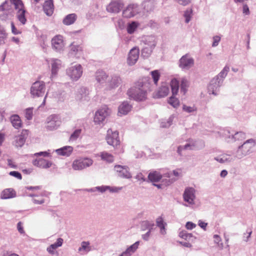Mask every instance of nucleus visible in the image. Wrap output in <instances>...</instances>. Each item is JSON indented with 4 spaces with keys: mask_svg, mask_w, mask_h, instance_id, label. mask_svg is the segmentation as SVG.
I'll return each mask as SVG.
<instances>
[{
    "mask_svg": "<svg viewBox=\"0 0 256 256\" xmlns=\"http://www.w3.org/2000/svg\"><path fill=\"white\" fill-rule=\"evenodd\" d=\"M150 79L144 78L135 83L134 86L128 91V94L136 101H143L146 100L147 92L150 90Z\"/></svg>",
    "mask_w": 256,
    "mask_h": 256,
    "instance_id": "f257e3e1",
    "label": "nucleus"
},
{
    "mask_svg": "<svg viewBox=\"0 0 256 256\" xmlns=\"http://www.w3.org/2000/svg\"><path fill=\"white\" fill-rule=\"evenodd\" d=\"M256 146V140L250 138L246 140L238 148L235 154V158L240 160L250 154L252 152Z\"/></svg>",
    "mask_w": 256,
    "mask_h": 256,
    "instance_id": "f03ea898",
    "label": "nucleus"
},
{
    "mask_svg": "<svg viewBox=\"0 0 256 256\" xmlns=\"http://www.w3.org/2000/svg\"><path fill=\"white\" fill-rule=\"evenodd\" d=\"M94 160L88 157L76 159L72 162V166L74 170H82L92 165Z\"/></svg>",
    "mask_w": 256,
    "mask_h": 256,
    "instance_id": "7ed1b4c3",
    "label": "nucleus"
},
{
    "mask_svg": "<svg viewBox=\"0 0 256 256\" xmlns=\"http://www.w3.org/2000/svg\"><path fill=\"white\" fill-rule=\"evenodd\" d=\"M46 86L44 82L40 81L34 82L30 88V94L33 97L42 96L45 93Z\"/></svg>",
    "mask_w": 256,
    "mask_h": 256,
    "instance_id": "20e7f679",
    "label": "nucleus"
},
{
    "mask_svg": "<svg viewBox=\"0 0 256 256\" xmlns=\"http://www.w3.org/2000/svg\"><path fill=\"white\" fill-rule=\"evenodd\" d=\"M60 122L57 115L52 114L46 119V128L48 130H54L60 126Z\"/></svg>",
    "mask_w": 256,
    "mask_h": 256,
    "instance_id": "39448f33",
    "label": "nucleus"
},
{
    "mask_svg": "<svg viewBox=\"0 0 256 256\" xmlns=\"http://www.w3.org/2000/svg\"><path fill=\"white\" fill-rule=\"evenodd\" d=\"M106 140L108 144L113 146H117L120 144L118 132L116 130L112 131V129H108L107 131Z\"/></svg>",
    "mask_w": 256,
    "mask_h": 256,
    "instance_id": "423d86ee",
    "label": "nucleus"
},
{
    "mask_svg": "<svg viewBox=\"0 0 256 256\" xmlns=\"http://www.w3.org/2000/svg\"><path fill=\"white\" fill-rule=\"evenodd\" d=\"M183 198L188 204H194L196 198L195 189L192 187L186 188L183 194Z\"/></svg>",
    "mask_w": 256,
    "mask_h": 256,
    "instance_id": "0eeeda50",
    "label": "nucleus"
},
{
    "mask_svg": "<svg viewBox=\"0 0 256 256\" xmlns=\"http://www.w3.org/2000/svg\"><path fill=\"white\" fill-rule=\"evenodd\" d=\"M218 132L228 142L232 143L236 142L234 131L229 128H225L221 130Z\"/></svg>",
    "mask_w": 256,
    "mask_h": 256,
    "instance_id": "6e6552de",
    "label": "nucleus"
},
{
    "mask_svg": "<svg viewBox=\"0 0 256 256\" xmlns=\"http://www.w3.org/2000/svg\"><path fill=\"white\" fill-rule=\"evenodd\" d=\"M124 6V4L121 0H113L108 6L106 10L110 12L118 13Z\"/></svg>",
    "mask_w": 256,
    "mask_h": 256,
    "instance_id": "1a4fd4ad",
    "label": "nucleus"
},
{
    "mask_svg": "<svg viewBox=\"0 0 256 256\" xmlns=\"http://www.w3.org/2000/svg\"><path fill=\"white\" fill-rule=\"evenodd\" d=\"M114 168L118 173V176L120 178L129 179L132 177L129 168L127 166L116 165Z\"/></svg>",
    "mask_w": 256,
    "mask_h": 256,
    "instance_id": "9d476101",
    "label": "nucleus"
},
{
    "mask_svg": "<svg viewBox=\"0 0 256 256\" xmlns=\"http://www.w3.org/2000/svg\"><path fill=\"white\" fill-rule=\"evenodd\" d=\"M67 72L72 79L77 80L82 74V68L80 65L76 66L70 68L68 70Z\"/></svg>",
    "mask_w": 256,
    "mask_h": 256,
    "instance_id": "9b49d317",
    "label": "nucleus"
},
{
    "mask_svg": "<svg viewBox=\"0 0 256 256\" xmlns=\"http://www.w3.org/2000/svg\"><path fill=\"white\" fill-rule=\"evenodd\" d=\"M236 158L235 155L232 156L231 154L222 153L216 156L214 159L220 164H228L233 162Z\"/></svg>",
    "mask_w": 256,
    "mask_h": 256,
    "instance_id": "f8f14e48",
    "label": "nucleus"
},
{
    "mask_svg": "<svg viewBox=\"0 0 256 256\" xmlns=\"http://www.w3.org/2000/svg\"><path fill=\"white\" fill-rule=\"evenodd\" d=\"M236 158L235 155L232 156L231 154L222 153L216 156L214 159L220 164H228L233 162Z\"/></svg>",
    "mask_w": 256,
    "mask_h": 256,
    "instance_id": "ddd939ff",
    "label": "nucleus"
},
{
    "mask_svg": "<svg viewBox=\"0 0 256 256\" xmlns=\"http://www.w3.org/2000/svg\"><path fill=\"white\" fill-rule=\"evenodd\" d=\"M28 135V130H22L20 134L15 137L14 144L16 147H22L24 144Z\"/></svg>",
    "mask_w": 256,
    "mask_h": 256,
    "instance_id": "4468645a",
    "label": "nucleus"
},
{
    "mask_svg": "<svg viewBox=\"0 0 256 256\" xmlns=\"http://www.w3.org/2000/svg\"><path fill=\"white\" fill-rule=\"evenodd\" d=\"M52 45L55 50H62L64 48L63 36L60 34L54 36L52 40Z\"/></svg>",
    "mask_w": 256,
    "mask_h": 256,
    "instance_id": "2eb2a0df",
    "label": "nucleus"
},
{
    "mask_svg": "<svg viewBox=\"0 0 256 256\" xmlns=\"http://www.w3.org/2000/svg\"><path fill=\"white\" fill-rule=\"evenodd\" d=\"M34 166L41 168H48L52 166V162L42 158H36L32 162Z\"/></svg>",
    "mask_w": 256,
    "mask_h": 256,
    "instance_id": "dca6fc26",
    "label": "nucleus"
},
{
    "mask_svg": "<svg viewBox=\"0 0 256 256\" xmlns=\"http://www.w3.org/2000/svg\"><path fill=\"white\" fill-rule=\"evenodd\" d=\"M194 64V60L188 54L182 57L180 60L179 66L182 68H188Z\"/></svg>",
    "mask_w": 256,
    "mask_h": 256,
    "instance_id": "f3484780",
    "label": "nucleus"
},
{
    "mask_svg": "<svg viewBox=\"0 0 256 256\" xmlns=\"http://www.w3.org/2000/svg\"><path fill=\"white\" fill-rule=\"evenodd\" d=\"M139 57V50L136 48H132L128 54V63L129 65L134 64Z\"/></svg>",
    "mask_w": 256,
    "mask_h": 256,
    "instance_id": "a211bd4d",
    "label": "nucleus"
},
{
    "mask_svg": "<svg viewBox=\"0 0 256 256\" xmlns=\"http://www.w3.org/2000/svg\"><path fill=\"white\" fill-rule=\"evenodd\" d=\"M63 242L64 240L62 238H58L56 242L50 244L47 248V252L50 254H54L56 253V252L55 251V250L59 247H60L62 246Z\"/></svg>",
    "mask_w": 256,
    "mask_h": 256,
    "instance_id": "6ab92c4d",
    "label": "nucleus"
},
{
    "mask_svg": "<svg viewBox=\"0 0 256 256\" xmlns=\"http://www.w3.org/2000/svg\"><path fill=\"white\" fill-rule=\"evenodd\" d=\"M140 242L137 241L132 245L128 247L126 250L122 253L119 256H131L138 248Z\"/></svg>",
    "mask_w": 256,
    "mask_h": 256,
    "instance_id": "aec40b11",
    "label": "nucleus"
},
{
    "mask_svg": "<svg viewBox=\"0 0 256 256\" xmlns=\"http://www.w3.org/2000/svg\"><path fill=\"white\" fill-rule=\"evenodd\" d=\"M43 9L46 15L49 16H52L54 10L53 0H46L43 5Z\"/></svg>",
    "mask_w": 256,
    "mask_h": 256,
    "instance_id": "412c9836",
    "label": "nucleus"
},
{
    "mask_svg": "<svg viewBox=\"0 0 256 256\" xmlns=\"http://www.w3.org/2000/svg\"><path fill=\"white\" fill-rule=\"evenodd\" d=\"M92 250V248L89 242L83 241L81 242L80 246L78 248V252L80 253L81 255L87 254Z\"/></svg>",
    "mask_w": 256,
    "mask_h": 256,
    "instance_id": "4be33fe9",
    "label": "nucleus"
},
{
    "mask_svg": "<svg viewBox=\"0 0 256 256\" xmlns=\"http://www.w3.org/2000/svg\"><path fill=\"white\" fill-rule=\"evenodd\" d=\"M136 12L134 4H130L123 11V16L126 18L134 16Z\"/></svg>",
    "mask_w": 256,
    "mask_h": 256,
    "instance_id": "5701e85b",
    "label": "nucleus"
},
{
    "mask_svg": "<svg viewBox=\"0 0 256 256\" xmlns=\"http://www.w3.org/2000/svg\"><path fill=\"white\" fill-rule=\"evenodd\" d=\"M73 150V148L71 146H65L60 148L56 150L55 151L58 154L68 156L72 154Z\"/></svg>",
    "mask_w": 256,
    "mask_h": 256,
    "instance_id": "b1692460",
    "label": "nucleus"
},
{
    "mask_svg": "<svg viewBox=\"0 0 256 256\" xmlns=\"http://www.w3.org/2000/svg\"><path fill=\"white\" fill-rule=\"evenodd\" d=\"M162 178V174L157 171L152 172L148 175V180L153 184L158 182Z\"/></svg>",
    "mask_w": 256,
    "mask_h": 256,
    "instance_id": "393cba45",
    "label": "nucleus"
},
{
    "mask_svg": "<svg viewBox=\"0 0 256 256\" xmlns=\"http://www.w3.org/2000/svg\"><path fill=\"white\" fill-rule=\"evenodd\" d=\"M16 196L15 191L12 188H6L1 193L0 198L2 199H8L14 198Z\"/></svg>",
    "mask_w": 256,
    "mask_h": 256,
    "instance_id": "a878e982",
    "label": "nucleus"
},
{
    "mask_svg": "<svg viewBox=\"0 0 256 256\" xmlns=\"http://www.w3.org/2000/svg\"><path fill=\"white\" fill-rule=\"evenodd\" d=\"M26 10L24 8L18 10L16 12V17L21 24L24 25L26 24Z\"/></svg>",
    "mask_w": 256,
    "mask_h": 256,
    "instance_id": "bb28decb",
    "label": "nucleus"
},
{
    "mask_svg": "<svg viewBox=\"0 0 256 256\" xmlns=\"http://www.w3.org/2000/svg\"><path fill=\"white\" fill-rule=\"evenodd\" d=\"M174 115L172 114L168 118H162L160 120V126L162 128H169L172 124V122L174 119Z\"/></svg>",
    "mask_w": 256,
    "mask_h": 256,
    "instance_id": "cd10ccee",
    "label": "nucleus"
},
{
    "mask_svg": "<svg viewBox=\"0 0 256 256\" xmlns=\"http://www.w3.org/2000/svg\"><path fill=\"white\" fill-rule=\"evenodd\" d=\"M108 113H95L94 120L96 124H103Z\"/></svg>",
    "mask_w": 256,
    "mask_h": 256,
    "instance_id": "c85d7f7f",
    "label": "nucleus"
},
{
    "mask_svg": "<svg viewBox=\"0 0 256 256\" xmlns=\"http://www.w3.org/2000/svg\"><path fill=\"white\" fill-rule=\"evenodd\" d=\"M170 85L172 94L173 96H176L179 90V82L176 78H173L170 81Z\"/></svg>",
    "mask_w": 256,
    "mask_h": 256,
    "instance_id": "c756f323",
    "label": "nucleus"
},
{
    "mask_svg": "<svg viewBox=\"0 0 256 256\" xmlns=\"http://www.w3.org/2000/svg\"><path fill=\"white\" fill-rule=\"evenodd\" d=\"M76 20V15L72 14L66 16L63 20V23L65 25H70L74 22Z\"/></svg>",
    "mask_w": 256,
    "mask_h": 256,
    "instance_id": "7c9ffc66",
    "label": "nucleus"
},
{
    "mask_svg": "<svg viewBox=\"0 0 256 256\" xmlns=\"http://www.w3.org/2000/svg\"><path fill=\"white\" fill-rule=\"evenodd\" d=\"M10 121L12 126L16 128H18L22 126L21 120L17 114H14L10 117Z\"/></svg>",
    "mask_w": 256,
    "mask_h": 256,
    "instance_id": "2f4dec72",
    "label": "nucleus"
},
{
    "mask_svg": "<svg viewBox=\"0 0 256 256\" xmlns=\"http://www.w3.org/2000/svg\"><path fill=\"white\" fill-rule=\"evenodd\" d=\"M169 93V88L167 86H162L158 90L156 96L158 98L166 96Z\"/></svg>",
    "mask_w": 256,
    "mask_h": 256,
    "instance_id": "473e14b6",
    "label": "nucleus"
},
{
    "mask_svg": "<svg viewBox=\"0 0 256 256\" xmlns=\"http://www.w3.org/2000/svg\"><path fill=\"white\" fill-rule=\"evenodd\" d=\"M132 110V106L128 102H124L118 107V112H130Z\"/></svg>",
    "mask_w": 256,
    "mask_h": 256,
    "instance_id": "72a5a7b5",
    "label": "nucleus"
},
{
    "mask_svg": "<svg viewBox=\"0 0 256 256\" xmlns=\"http://www.w3.org/2000/svg\"><path fill=\"white\" fill-rule=\"evenodd\" d=\"M194 146V144L191 143H188L184 146H180L178 147L177 152L180 156H182V151L185 150H192V147Z\"/></svg>",
    "mask_w": 256,
    "mask_h": 256,
    "instance_id": "f704fd0d",
    "label": "nucleus"
},
{
    "mask_svg": "<svg viewBox=\"0 0 256 256\" xmlns=\"http://www.w3.org/2000/svg\"><path fill=\"white\" fill-rule=\"evenodd\" d=\"M179 236L187 241L192 240L193 238L196 239V238L193 236L192 234L188 233L185 230L180 231L179 232Z\"/></svg>",
    "mask_w": 256,
    "mask_h": 256,
    "instance_id": "c9c22d12",
    "label": "nucleus"
},
{
    "mask_svg": "<svg viewBox=\"0 0 256 256\" xmlns=\"http://www.w3.org/2000/svg\"><path fill=\"white\" fill-rule=\"evenodd\" d=\"M100 156L102 160L108 162H112L114 161L113 156L107 152H101Z\"/></svg>",
    "mask_w": 256,
    "mask_h": 256,
    "instance_id": "e433bc0d",
    "label": "nucleus"
},
{
    "mask_svg": "<svg viewBox=\"0 0 256 256\" xmlns=\"http://www.w3.org/2000/svg\"><path fill=\"white\" fill-rule=\"evenodd\" d=\"M176 96L172 95L168 100V103L174 108H177L180 106V101L178 98L175 97Z\"/></svg>",
    "mask_w": 256,
    "mask_h": 256,
    "instance_id": "4c0bfd02",
    "label": "nucleus"
},
{
    "mask_svg": "<svg viewBox=\"0 0 256 256\" xmlns=\"http://www.w3.org/2000/svg\"><path fill=\"white\" fill-rule=\"evenodd\" d=\"M188 87V80L184 78H182L180 84V92H182L184 95L186 94Z\"/></svg>",
    "mask_w": 256,
    "mask_h": 256,
    "instance_id": "58836bf2",
    "label": "nucleus"
},
{
    "mask_svg": "<svg viewBox=\"0 0 256 256\" xmlns=\"http://www.w3.org/2000/svg\"><path fill=\"white\" fill-rule=\"evenodd\" d=\"M152 78L154 82L156 85H157L158 81L160 76V74L158 70H154L150 72Z\"/></svg>",
    "mask_w": 256,
    "mask_h": 256,
    "instance_id": "ea45409f",
    "label": "nucleus"
},
{
    "mask_svg": "<svg viewBox=\"0 0 256 256\" xmlns=\"http://www.w3.org/2000/svg\"><path fill=\"white\" fill-rule=\"evenodd\" d=\"M10 3L14 6L16 10H21L24 8L22 2L21 0H10Z\"/></svg>",
    "mask_w": 256,
    "mask_h": 256,
    "instance_id": "a19ab883",
    "label": "nucleus"
},
{
    "mask_svg": "<svg viewBox=\"0 0 256 256\" xmlns=\"http://www.w3.org/2000/svg\"><path fill=\"white\" fill-rule=\"evenodd\" d=\"M138 26V22H133L127 26V32L128 34H132L134 32Z\"/></svg>",
    "mask_w": 256,
    "mask_h": 256,
    "instance_id": "79ce46f5",
    "label": "nucleus"
},
{
    "mask_svg": "<svg viewBox=\"0 0 256 256\" xmlns=\"http://www.w3.org/2000/svg\"><path fill=\"white\" fill-rule=\"evenodd\" d=\"M96 78L99 82H103L107 78V76L104 72L99 71L96 74Z\"/></svg>",
    "mask_w": 256,
    "mask_h": 256,
    "instance_id": "37998d69",
    "label": "nucleus"
},
{
    "mask_svg": "<svg viewBox=\"0 0 256 256\" xmlns=\"http://www.w3.org/2000/svg\"><path fill=\"white\" fill-rule=\"evenodd\" d=\"M82 133L81 129H76V130L70 135V141H74L76 140L80 136Z\"/></svg>",
    "mask_w": 256,
    "mask_h": 256,
    "instance_id": "c03bdc74",
    "label": "nucleus"
},
{
    "mask_svg": "<svg viewBox=\"0 0 256 256\" xmlns=\"http://www.w3.org/2000/svg\"><path fill=\"white\" fill-rule=\"evenodd\" d=\"M70 48L71 51L74 52H82V47L76 44L74 42L71 44Z\"/></svg>",
    "mask_w": 256,
    "mask_h": 256,
    "instance_id": "a18cd8bd",
    "label": "nucleus"
},
{
    "mask_svg": "<svg viewBox=\"0 0 256 256\" xmlns=\"http://www.w3.org/2000/svg\"><path fill=\"white\" fill-rule=\"evenodd\" d=\"M218 78H214L208 86L209 89H214V87L217 88L220 86L219 83L220 82H218Z\"/></svg>",
    "mask_w": 256,
    "mask_h": 256,
    "instance_id": "49530a36",
    "label": "nucleus"
},
{
    "mask_svg": "<svg viewBox=\"0 0 256 256\" xmlns=\"http://www.w3.org/2000/svg\"><path fill=\"white\" fill-rule=\"evenodd\" d=\"M10 1L6 0L0 6V10H8L10 9Z\"/></svg>",
    "mask_w": 256,
    "mask_h": 256,
    "instance_id": "de8ad7c7",
    "label": "nucleus"
},
{
    "mask_svg": "<svg viewBox=\"0 0 256 256\" xmlns=\"http://www.w3.org/2000/svg\"><path fill=\"white\" fill-rule=\"evenodd\" d=\"M214 243L218 244V246L220 248H222L224 247L223 244L221 242L222 238L220 237L218 234H214Z\"/></svg>",
    "mask_w": 256,
    "mask_h": 256,
    "instance_id": "09e8293b",
    "label": "nucleus"
},
{
    "mask_svg": "<svg viewBox=\"0 0 256 256\" xmlns=\"http://www.w3.org/2000/svg\"><path fill=\"white\" fill-rule=\"evenodd\" d=\"M236 140L240 141L246 138V134L242 132H235Z\"/></svg>",
    "mask_w": 256,
    "mask_h": 256,
    "instance_id": "8fccbe9b",
    "label": "nucleus"
},
{
    "mask_svg": "<svg viewBox=\"0 0 256 256\" xmlns=\"http://www.w3.org/2000/svg\"><path fill=\"white\" fill-rule=\"evenodd\" d=\"M192 12V8L188 9L184 12V16L186 18V23H188L190 21Z\"/></svg>",
    "mask_w": 256,
    "mask_h": 256,
    "instance_id": "3c124183",
    "label": "nucleus"
},
{
    "mask_svg": "<svg viewBox=\"0 0 256 256\" xmlns=\"http://www.w3.org/2000/svg\"><path fill=\"white\" fill-rule=\"evenodd\" d=\"M230 68L228 66H226L222 70L219 74L218 76L222 78H224L227 75L228 72L229 71Z\"/></svg>",
    "mask_w": 256,
    "mask_h": 256,
    "instance_id": "603ef678",
    "label": "nucleus"
},
{
    "mask_svg": "<svg viewBox=\"0 0 256 256\" xmlns=\"http://www.w3.org/2000/svg\"><path fill=\"white\" fill-rule=\"evenodd\" d=\"M7 34L6 32V30L0 31V44L4 42V40L6 38Z\"/></svg>",
    "mask_w": 256,
    "mask_h": 256,
    "instance_id": "864d4df0",
    "label": "nucleus"
},
{
    "mask_svg": "<svg viewBox=\"0 0 256 256\" xmlns=\"http://www.w3.org/2000/svg\"><path fill=\"white\" fill-rule=\"evenodd\" d=\"M108 188H109V186H98L94 188V189L96 190L98 192L103 193L106 191L108 190Z\"/></svg>",
    "mask_w": 256,
    "mask_h": 256,
    "instance_id": "5fc2aeb1",
    "label": "nucleus"
},
{
    "mask_svg": "<svg viewBox=\"0 0 256 256\" xmlns=\"http://www.w3.org/2000/svg\"><path fill=\"white\" fill-rule=\"evenodd\" d=\"M183 110L186 111L187 112H193L194 111H196V108L194 106L192 107L188 106L186 105H183Z\"/></svg>",
    "mask_w": 256,
    "mask_h": 256,
    "instance_id": "6e6d98bb",
    "label": "nucleus"
},
{
    "mask_svg": "<svg viewBox=\"0 0 256 256\" xmlns=\"http://www.w3.org/2000/svg\"><path fill=\"white\" fill-rule=\"evenodd\" d=\"M9 174L11 176L15 177L18 180H21L22 178V174L16 171L10 172L9 173Z\"/></svg>",
    "mask_w": 256,
    "mask_h": 256,
    "instance_id": "4d7b16f0",
    "label": "nucleus"
},
{
    "mask_svg": "<svg viewBox=\"0 0 256 256\" xmlns=\"http://www.w3.org/2000/svg\"><path fill=\"white\" fill-rule=\"evenodd\" d=\"M154 226V223L150 222L148 221H144L142 222V226H145L148 230H149L150 228L152 230Z\"/></svg>",
    "mask_w": 256,
    "mask_h": 256,
    "instance_id": "13d9d810",
    "label": "nucleus"
},
{
    "mask_svg": "<svg viewBox=\"0 0 256 256\" xmlns=\"http://www.w3.org/2000/svg\"><path fill=\"white\" fill-rule=\"evenodd\" d=\"M156 226L158 227L160 226H162L166 224L164 222V218H162V216H158V218H157L156 219Z\"/></svg>",
    "mask_w": 256,
    "mask_h": 256,
    "instance_id": "bf43d9fd",
    "label": "nucleus"
},
{
    "mask_svg": "<svg viewBox=\"0 0 256 256\" xmlns=\"http://www.w3.org/2000/svg\"><path fill=\"white\" fill-rule=\"evenodd\" d=\"M152 230L150 228L148 230L145 234H142V238L144 240L148 241V240H149L150 238V235H151V232H152Z\"/></svg>",
    "mask_w": 256,
    "mask_h": 256,
    "instance_id": "052dcab7",
    "label": "nucleus"
},
{
    "mask_svg": "<svg viewBox=\"0 0 256 256\" xmlns=\"http://www.w3.org/2000/svg\"><path fill=\"white\" fill-rule=\"evenodd\" d=\"M17 229L18 232L20 234H24L25 232L24 230V228L22 226V223L21 222H19L17 224Z\"/></svg>",
    "mask_w": 256,
    "mask_h": 256,
    "instance_id": "680f3d73",
    "label": "nucleus"
},
{
    "mask_svg": "<svg viewBox=\"0 0 256 256\" xmlns=\"http://www.w3.org/2000/svg\"><path fill=\"white\" fill-rule=\"evenodd\" d=\"M196 227V224L191 222H188L186 223V228L187 230H192Z\"/></svg>",
    "mask_w": 256,
    "mask_h": 256,
    "instance_id": "e2e57ef3",
    "label": "nucleus"
},
{
    "mask_svg": "<svg viewBox=\"0 0 256 256\" xmlns=\"http://www.w3.org/2000/svg\"><path fill=\"white\" fill-rule=\"evenodd\" d=\"M109 188H108V190L111 192H118L122 189V188L115 186L112 187L110 186H109Z\"/></svg>",
    "mask_w": 256,
    "mask_h": 256,
    "instance_id": "0e129e2a",
    "label": "nucleus"
},
{
    "mask_svg": "<svg viewBox=\"0 0 256 256\" xmlns=\"http://www.w3.org/2000/svg\"><path fill=\"white\" fill-rule=\"evenodd\" d=\"M213 43H212V46H216L218 45L219 42L220 40V37L218 36H214L213 38Z\"/></svg>",
    "mask_w": 256,
    "mask_h": 256,
    "instance_id": "69168bd1",
    "label": "nucleus"
},
{
    "mask_svg": "<svg viewBox=\"0 0 256 256\" xmlns=\"http://www.w3.org/2000/svg\"><path fill=\"white\" fill-rule=\"evenodd\" d=\"M11 27H12V32L14 34H20L21 33V32L18 30L17 28H16L13 22H12V23H11Z\"/></svg>",
    "mask_w": 256,
    "mask_h": 256,
    "instance_id": "338daca9",
    "label": "nucleus"
},
{
    "mask_svg": "<svg viewBox=\"0 0 256 256\" xmlns=\"http://www.w3.org/2000/svg\"><path fill=\"white\" fill-rule=\"evenodd\" d=\"M135 178H136L137 180H140V181H142V182H145V181L146 180V178H144V175L142 174V173H141V172H139V173H138V174L136 175V176Z\"/></svg>",
    "mask_w": 256,
    "mask_h": 256,
    "instance_id": "774afa93",
    "label": "nucleus"
}]
</instances>
